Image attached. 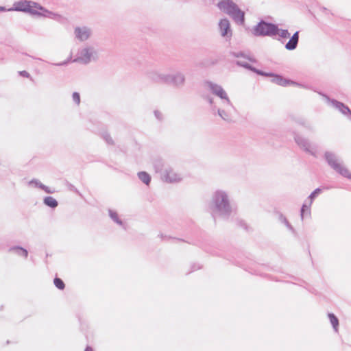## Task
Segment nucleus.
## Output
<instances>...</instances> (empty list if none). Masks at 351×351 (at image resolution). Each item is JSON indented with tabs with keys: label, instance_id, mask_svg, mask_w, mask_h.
<instances>
[{
	"label": "nucleus",
	"instance_id": "39",
	"mask_svg": "<svg viewBox=\"0 0 351 351\" xmlns=\"http://www.w3.org/2000/svg\"><path fill=\"white\" fill-rule=\"evenodd\" d=\"M154 115L156 117V118L159 120V121H162L163 119V116H162V114L158 110H155L154 111Z\"/></svg>",
	"mask_w": 351,
	"mask_h": 351
},
{
	"label": "nucleus",
	"instance_id": "28",
	"mask_svg": "<svg viewBox=\"0 0 351 351\" xmlns=\"http://www.w3.org/2000/svg\"><path fill=\"white\" fill-rule=\"evenodd\" d=\"M328 316L330 322L332 326V328H334V330L335 331H337L338 326H339V319H338L337 317L332 313H329Z\"/></svg>",
	"mask_w": 351,
	"mask_h": 351
},
{
	"label": "nucleus",
	"instance_id": "10",
	"mask_svg": "<svg viewBox=\"0 0 351 351\" xmlns=\"http://www.w3.org/2000/svg\"><path fill=\"white\" fill-rule=\"evenodd\" d=\"M264 73L265 75H261V76L271 77V82L279 86L284 87L288 86L289 85L300 86L298 82H293L289 79H286L280 75L265 71H264Z\"/></svg>",
	"mask_w": 351,
	"mask_h": 351
},
{
	"label": "nucleus",
	"instance_id": "47",
	"mask_svg": "<svg viewBox=\"0 0 351 351\" xmlns=\"http://www.w3.org/2000/svg\"><path fill=\"white\" fill-rule=\"evenodd\" d=\"M5 10H6V8L5 7L0 6V11H5Z\"/></svg>",
	"mask_w": 351,
	"mask_h": 351
},
{
	"label": "nucleus",
	"instance_id": "43",
	"mask_svg": "<svg viewBox=\"0 0 351 351\" xmlns=\"http://www.w3.org/2000/svg\"><path fill=\"white\" fill-rule=\"evenodd\" d=\"M29 184H34L35 186L40 189V184H42L40 181L36 179H33L29 182Z\"/></svg>",
	"mask_w": 351,
	"mask_h": 351
},
{
	"label": "nucleus",
	"instance_id": "41",
	"mask_svg": "<svg viewBox=\"0 0 351 351\" xmlns=\"http://www.w3.org/2000/svg\"><path fill=\"white\" fill-rule=\"evenodd\" d=\"M67 186L70 191H73L78 195H80L79 191L72 184L68 182Z\"/></svg>",
	"mask_w": 351,
	"mask_h": 351
},
{
	"label": "nucleus",
	"instance_id": "4",
	"mask_svg": "<svg viewBox=\"0 0 351 351\" xmlns=\"http://www.w3.org/2000/svg\"><path fill=\"white\" fill-rule=\"evenodd\" d=\"M37 10H44V7L39 3L29 0H20L15 1L9 11H17L28 13L31 15H40L41 12Z\"/></svg>",
	"mask_w": 351,
	"mask_h": 351
},
{
	"label": "nucleus",
	"instance_id": "12",
	"mask_svg": "<svg viewBox=\"0 0 351 351\" xmlns=\"http://www.w3.org/2000/svg\"><path fill=\"white\" fill-rule=\"evenodd\" d=\"M219 29L221 36L226 39H230L232 36V32L229 20L226 18L222 19L219 22Z\"/></svg>",
	"mask_w": 351,
	"mask_h": 351
},
{
	"label": "nucleus",
	"instance_id": "30",
	"mask_svg": "<svg viewBox=\"0 0 351 351\" xmlns=\"http://www.w3.org/2000/svg\"><path fill=\"white\" fill-rule=\"evenodd\" d=\"M298 42L296 40H294L291 38H289V40L285 44V49L289 51H293L295 49L298 47Z\"/></svg>",
	"mask_w": 351,
	"mask_h": 351
},
{
	"label": "nucleus",
	"instance_id": "8",
	"mask_svg": "<svg viewBox=\"0 0 351 351\" xmlns=\"http://www.w3.org/2000/svg\"><path fill=\"white\" fill-rule=\"evenodd\" d=\"M186 82V77L183 73L177 71L172 74H167V85L176 88H182Z\"/></svg>",
	"mask_w": 351,
	"mask_h": 351
},
{
	"label": "nucleus",
	"instance_id": "34",
	"mask_svg": "<svg viewBox=\"0 0 351 351\" xmlns=\"http://www.w3.org/2000/svg\"><path fill=\"white\" fill-rule=\"evenodd\" d=\"M235 223H237V225L242 228H243L244 230H245L246 231H248L249 230V226H247V224L245 223V221H243V219H239V218H236L235 219Z\"/></svg>",
	"mask_w": 351,
	"mask_h": 351
},
{
	"label": "nucleus",
	"instance_id": "35",
	"mask_svg": "<svg viewBox=\"0 0 351 351\" xmlns=\"http://www.w3.org/2000/svg\"><path fill=\"white\" fill-rule=\"evenodd\" d=\"M102 138L106 142L108 145H113L114 144V142L112 137L110 136V134L108 132H104L102 134Z\"/></svg>",
	"mask_w": 351,
	"mask_h": 351
},
{
	"label": "nucleus",
	"instance_id": "5",
	"mask_svg": "<svg viewBox=\"0 0 351 351\" xmlns=\"http://www.w3.org/2000/svg\"><path fill=\"white\" fill-rule=\"evenodd\" d=\"M277 29V24L261 19L255 26H254L252 29V33L256 37L269 36L275 38V33H276Z\"/></svg>",
	"mask_w": 351,
	"mask_h": 351
},
{
	"label": "nucleus",
	"instance_id": "14",
	"mask_svg": "<svg viewBox=\"0 0 351 351\" xmlns=\"http://www.w3.org/2000/svg\"><path fill=\"white\" fill-rule=\"evenodd\" d=\"M75 37L80 41H85L90 36L91 31L87 27H77L75 28Z\"/></svg>",
	"mask_w": 351,
	"mask_h": 351
},
{
	"label": "nucleus",
	"instance_id": "9",
	"mask_svg": "<svg viewBox=\"0 0 351 351\" xmlns=\"http://www.w3.org/2000/svg\"><path fill=\"white\" fill-rule=\"evenodd\" d=\"M206 83L213 94L217 95L220 99L225 100L228 106L234 108L222 86L210 81H207Z\"/></svg>",
	"mask_w": 351,
	"mask_h": 351
},
{
	"label": "nucleus",
	"instance_id": "38",
	"mask_svg": "<svg viewBox=\"0 0 351 351\" xmlns=\"http://www.w3.org/2000/svg\"><path fill=\"white\" fill-rule=\"evenodd\" d=\"M40 189L43 190L47 193H53V191H51L48 186H45L43 184H40Z\"/></svg>",
	"mask_w": 351,
	"mask_h": 351
},
{
	"label": "nucleus",
	"instance_id": "27",
	"mask_svg": "<svg viewBox=\"0 0 351 351\" xmlns=\"http://www.w3.org/2000/svg\"><path fill=\"white\" fill-rule=\"evenodd\" d=\"M292 119L296 122L297 123L304 126L308 130H311L312 127L310 123H308L306 120L303 117H292Z\"/></svg>",
	"mask_w": 351,
	"mask_h": 351
},
{
	"label": "nucleus",
	"instance_id": "1",
	"mask_svg": "<svg viewBox=\"0 0 351 351\" xmlns=\"http://www.w3.org/2000/svg\"><path fill=\"white\" fill-rule=\"evenodd\" d=\"M210 208L215 219L217 216L228 219L233 212V208L227 192L223 190L216 191L212 197Z\"/></svg>",
	"mask_w": 351,
	"mask_h": 351
},
{
	"label": "nucleus",
	"instance_id": "20",
	"mask_svg": "<svg viewBox=\"0 0 351 351\" xmlns=\"http://www.w3.org/2000/svg\"><path fill=\"white\" fill-rule=\"evenodd\" d=\"M40 10L43 11V12H41L42 14L39 15L40 16H42L47 17L49 19L56 20L58 21H60L61 19H62V16H61L60 14L52 12L51 11H49V10H46L45 8H44V10Z\"/></svg>",
	"mask_w": 351,
	"mask_h": 351
},
{
	"label": "nucleus",
	"instance_id": "16",
	"mask_svg": "<svg viewBox=\"0 0 351 351\" xmlns=\"http://www.w3.org/2000/svg\"><path fill=\"white\" fill-rule=\"evenodd\" d=\"M235 63L237 66L243 67L249 71H251L256 73L258 75H265L263 71L255 68L254 66H253L252 65H251L250 64H249L246 62L237 60Z\"/></svg>",
	"mask_w": 351,
	"mask_h": 351
},
{
	"label": "nucleus",
	"instance_id": "6",
	"mask_svg": "<svg viewBox=\"0 0 351 351\" xmlns=\"http://www.w3.org/2000/svg\"><path fill=\"white\" fill-rule=\"evenodd\" d=\"M98 59V53L95 47L88 46L78 51L77 56L73 60L74 62H81L87 64L91 61Z\"/></svg>",
	"mask_w": 351,
	"mask_h": 351
},
{
	"label": "nucleus",
	"instance_id": "29",
	"mask_svg": "<svg viewBox=\"0 0 351 351\" xmlns=\"http://www.w3.org/2000/svg\"><path fill=\"white\" fill-rule=\"evenodd\" d=\"M276 36H278L281 38L287 39L290 37V33L289 32L288 29H280L278 27L276 33H275V37Z\"/></svg>",
	"mask_w": 351,
	"mask_h": 351
},
{
	"label": "nucleus",
	"instance_id": "7",
	"mask_svg": "<svg viewBox=\"0 0 351 351\" xmlns=\"http://www.w3.org/2000/svg\"><path fill=\"white\" fill-rule=\"evenodd\" d=\"M294 140L296 144L300 147V149H302L303 151H304L306 153L310 154L311 155L315 156V149L316 147L311 144L310 141L298 134H294Z\"/></svg>",
	"mask_w": 351,
	"mask_h": 351
},
{
	"label": "nucleus",
	"instance_id": "23",
	"mask_svg": "<svg viewBox=\"0 0 351 351\" xmlns=\"http://www.w3.org/2000/svg\"><path fill=\"white\" fill-rule=\"evenodd\" d=\"M43 203L51 208H55L58 205V201L51 196L45 197L43 199Z\"/></svg>",
	"mask_w": 351,
	"mask_h": 351
},
{
	"label": "nucleus",
	"instance_id": "42",
	"mask_svg": "<svg viewBox=\"0 0 351 351\" xmlns=\"http://www.w3.org/2000/svg\"><path fill=\"white\" fill-rule=\"evenodd\" d=\"M19 75L24 77H29L30 75L29 73L26 71H21L19 72Z\"/></svg>",
	"mask_w": 351,
	"mask_h": 351
},
{
	"label": "nucleus",
	"instance_id": "25",
	"mask_svg": "<svg viewBox=\"0 0 351 351\" xmlns=\"http://www.w3.org/2000/svg\"><path fill=\"white\" fill-rule=\"evenodd\" d=\"M310 202L308 204L304 203L300 209V217L301 219L303 220L305 216L311 215Z\"/></svg>",
	"mask_w": 351,
	"mask_h": 351
},
{
	"label": "nucleus",
	"instance_id": "17",
	"mask_svg": "<svg viewBox=\"0 0 351 351\" xmlns=\"http://www.w3.org/2000/svg\"><path fill=\"white\" fill-rule=\"evenodd\" d=\"M235 63L237 66L243 67L249 71H251L256 73L258 75H265L263 71L255 68L254 66H253L252 65H251L250 64H249L246 62L237 60Z\"/></svg>",
	"mask_w": 351,
	"mask_h": 351
},
{
	"label": "nucleus",
	"instance_id": "21",
	"mask_svg": "<svg viewBox=\"0 0 351 351\" xmlns=\"http://www.w3.org/2000/svg\"><path fill=\"white\" fill-rule=\"evenodd\" d=\"M277 215H278V220L284 223L287 227V228L291 230L294 234H296V232L295 230V229L293 228V227L291 226V224L289 222V221L287 220V219L285 217V216H284V215L282 213H280V212H278L277 213Z\"/></svg>",
	"mask_w": 351,
	"mask_h": 351
},
{
	"label": "nucleus",
	"instance_id": "18",
	"mask_svg": "<svg viewBox=\"0 0 351 351\" xmlns=\"http://www.w3.org/2000/svg\"><path fill=\"white\" fill-rule=\"evenodd\" d=\"M152 164L155 171L156 173H160L161 176L166 167L165 166L164 160L161 158L157 157L153 160Z\"/></svg>",
	"mask_w": 351,
	"mask_h": 351
},
{
	"label": "nucleus",
	"instance_id": "46",
	"mask_svg": "<svg viewBox=\"0 0 351 351\" xmlns=\"http://www.w3.org/2000/svg\"><path fill=\"white\" fill-rule=\"evenodd\" d=\"M84 351H93V348L90 346H86Z\"/></svg>",
	"mask_w": 351,
	"mask_h": 351
},
{
	"label": "nucleus",
	"instance_id": "33",
	"mask_svg": "<svg viewBox=\"0 0 351 351\" xmlns=\"http://www.w3.org/2000/svg\"><path fill=\"white\" fill-rule=\"evenodd\" d=\"M54 285L60 290H63L65 287V284L63 280L58 277H56L53 280Z\"/></svg>",
	"mask_w": 351,
	"mask_h": 351
},
{
	"label": "nucleus",
	"instance_id": "13",
	"mask_svg": "<svg viewBox=\"0 0 351 351\" xmlns=\"http://www.w3.org/2000/svg\"><path fill=\"white\" fill-rule=\"evenodd\" d=\"M168 73H160L158 71L152 70L147 73V78L152 82L157 84H166Z\"/></svg>",
	"mask_w": 351,
	"mask_h": 351
},
{
	"label": "nucleus",
	"instance_id": "22",
	"mask_svg": "<svg viewBox=\"0 0 351 351\" xmlns=\"http://www.w3.org/2000/svg\"><path fill=\"white\" fill-rule=\"evenodd\" d=\"M138 177L139 180L145 185H149L152 178L148 173H147L146 171H140L138 173Z\"/></svg>",
	"mask_w": 351,
	"mask_h": 351
},
{
	"label": "nucleus",
	"instance_id": "3",
	"mask_svg": "<svg viewBox=\"0 0 351 351\" xmlns=\"http://www.w3.org/2000/svg\"><path fill=\"white\" fill-rule=\"evenodd\" d=\"M324 157L331 169L343 177L351 180V173L343 165V161L335 153L326 151L324 153Z\"/></svg>",
	"mask_w": 351,
	"mask_h": 351
},
{
	"label": "nucleus",
	"instance_id": "40",
	"mask_svg": "<svg viewBox=\"0 0 351 351\" xmlns=\"http://www.w3.org/2000/svg\"><path fill=\"white\" fill-rule=\"evenodd\" d=\"M202 97L211 105V108L215 106L213 105V99L210 95H203Z\"/></svg>",
	"mask_w": 351,
	"mask_h": 351
},
{
	"label": "nucleus",
	"instance_id": "45",
	"mask_svg": "<svg viewBox=\"0 0 351 351\" xmlns=\"http://www.w3.org/2000/svg\"><path fill=\"white\" fill-rule=\"evenodd\" d=\"M69 62V60H65L64 62H60V63H56V64H53V65H56V66H63V65H66Z\"/></svg>",
	"mask_w": 351,
	"mask_h": 351
},
{
	"label": "nucleus",
	"instance_id": "44",
	"mask_svg": "<svg viewBox=\"0 0 351 351\" xmlns=\"http://www.w3.org/2000/svg\"><path fill=\"white\" fill-rule=\"evenodd\" d=\"M299 31H296L291 37V38L296 40L299 43Z\"/></svg>",
	"mask_w": 351,
	"mask_h": 351
},
{
	"label": "nucleus",
	"instance_id": "2",
	"mask_svg": "<svg viewBox=\"0 0 351 351\" xmlns=\"http://www.w3.org/2000/svg\"><path fill=\"white\" fill-rule=\"evenodd\" d=\"M217 8L228 14L239 25L245 24V12L241 10L232 0H221L217 4Z\"/></svg>",
	"mask_w": 351,
	"mask_h": 351
},
{
	"label": "nucleus",
	"instance_id": "32",
	"mask_svg": "<svg viewBox=\"0 0 351 351\" xmlns=\"http://www.w3.org/2000/svg\"><path fill=\"white\" fill-rule=\"evenodd\" d=\"M322 189L317 188L309 195L308 199H309L310 205L312 204L314 199L322 193Z\"/></svg>",
	"mask_w": 351,
	"mask_h": 351
},
{
	"label": "nucleus",
	"instance_id": "31",
	"mask_svg": "<svg viewBox=\"0 0 351 351\" xmlns=\"http://www.w3.org/2000/svg\"><path fill=\"white\" fill-rule=\"evenodd\" d=\"M109 216L117 224L123 225V221L119 218V216H118V214L117 212L109 209Z\"/></svg>",
	"mask_w": 351,
	"mask_h": 351
},
{
	"label": "nucleus",
	"instance_id": "15",
	"mask_svg": "<svg viewBox=\"0 0 351 351\" xmlns=\"http://www.w3.org/2000/svg\"><path fill=\"white\" fill-rule=\"evenodd\" d=\"M329 102L331 103L333 107L336 109H338L344 115H350L351 116V110L345 105L343 103L335 99H330L327 97Z\"/></svg>",
	"mask_w": 351,
	"mask_h": 351
},
{
	"label": "nucleus",
	"instance_id": "36",
	"mask_svg": "<svg viewBox=\"0 0 351 351\" xmlns=\"http://www.w3.org/2000/svg\"><path fill=\"white\" fill-rule=\"evenodd\" d=\"M72 98L73 101L77 104L79 105L80 104V95L79 93L74 92L72 95Z\"/></svg>",
	"mask_w": 351,
	"mask_h": 351
},
{
	"label": "nucleus",
	"instance_id": "26",
	"mask_svg": "<svg viewBox=\"0 0 351 351\" xmlns=\"http://www.w3.org/2000/svg\"><path fill=\"white\" fill-rule=\"evenodd\" d=\"M231 55L232 56H234V58H243L245 59H247L250 62H256V60L255 58L250 56H247L246 55L244 52L243 51H239V52H231Z\"/></svg>",
	"mask_w": 351,
	"mask_h": 351
},
{
	"label": "nucleus",
	"instance_id": "24",
	"mask_svg": "<svg viewBox=\"0 0 351 351\" xmlns=\"http://www.w3.org/2000/svg\"><path fill=\"white\" fill-rule=\"evenodd\" d=\"M10 251H13L16 254H17L19 256H23L25 258H27L28 256V252L26 249L21 247V246H13L10 248Z\"/></svg>",
	"mask_w": 351,
	"mask_h": 351
},
{
	"label": "nucleus",
	"instance_id": "11",
	"mask_svg": "<svg viewBox=\"0 0 351 351\" xmlns=\"http://www.w3.org/2000/svg\"><path fill=\"white\" fill-rule=\"evenodd\" d=\"M161 178L163 181L168 183L178 182L181 180L180 176L174 172L173 169L169 166L165 168L161 175Z\"/></svg>",
	"mask_w": 351,
	"mask_h": 351
},
{
	"label": "nucleus",
	"instance_id": "37",
	"mask_svg": "<svg viewBox=\"0 0 351 351\" xmlns=\"http://www.w3.org/2000/svg\"><path fill=\"white\" fill-rule=\"evenodd\" d=\"M217 62H218V60L217 59H208V60H206L204 61V64L206 66H210V65H215Z\"/></svg>",
	"mask_w": 351,
	"mask_h": 351
},
{
	"label": "nucleus",
	"instance_id": "19",
	"mask_svg": "<svg viewBox=\"0 0 351 351\" xmlns=\"http://www.w3.org/2000/svg\"><path fill=\"white\" fill-rule=\"evenodd\" d=\"M213 112H217L218 115L224 121L230 122L232 121L230 113L228 110H226L221 108H217L215 106L212 108Z\"/></svg>",
	"mask_w": 351,
	"mask_h": 351
},
{
	"label": "nucleus",
	"instance_id": "48",
	"mask_svg": "<svg viewBox=\"0 0 351 351\" xmlns=\"http://www.w3.org/2000/svg\"><path fill=\"white\" fill-rule=\"evenodd\" d=\"M192 268H193V270H195V269H199L200 267H198L197 268H196V267H195V265H193V267H192Z\"/></svg>",
	"mask_w": 351,
	"mask_h": 351
}]
</instances>
